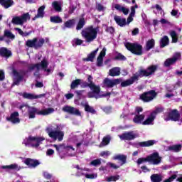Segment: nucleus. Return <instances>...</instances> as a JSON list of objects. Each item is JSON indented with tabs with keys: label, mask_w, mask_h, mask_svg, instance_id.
<instances>
[{
	"label": "nucleus",
	"mask_w": 182,
	"mask_h": 182,
	"mask_svg": "<svg viewBox=\"0 0 182 182\" xmlns=\"http://www.w3.org/2000/svg\"><path fill=\"white\" fill-rule=\"evenodd\" d=\"M97 52H99V48L89 53L87 58H82L83 62H94L95 58H96V55H97Z\"/></svg>",
	"instance_id": "24"
},
{
	"label": "nucleus",
	"mask_w": 182,
	"mask_h": 182,
	"mask_svg": "<svg viewBox=\"0 0 182 182\" xmlns=\"http://www.w3.org/2000/svg\"><path fill=\"white\" fill-rule=\"evenodd\" d=\"M114 59V60H122V61L127 60L126 56H124L123 54H122L120 53H118Z\"/></svg>",
	"instance_id": "49"
},
{
	"label": "nucleus",
	"mask_w": 182,
	"mask_h": 182,
	"mask_svg": "<svg viewBox=\"0 0 182 182\" xmlns=\"http://www.w3.org/2000/svg\"><path fill=\"white\" fill-rule=\"evenodd\" d=\"M52 6L55 12H62V5L59 1H55L52 3Z\"/></svg>",
	"instance_id": "40"
},
{
	"label": "nucleus",
	"mask_w": 182,
	"mask_h": 182,
	"mask_svg": "<svg viewBox=\"0 0 182 182\" xmlns=\"http://www.w3.org/2000/svg\"><path fill=\"white\" fill-rule=\"evenodd\" d=\"M75 10H76V6H71L69 7L68 14L70 15H72V14H73V12H75Z\"/></svg>",
	"instance_id": "60"
},
{
	"label": "nucleus",
	"mask_w": 182,
	"mask_h": 182,
	"mask_svg": "<svg viewBox=\"0 0 182 182\" xmlns=\"http://www.w3.org/2000/svg\"><path fill=\"white\" fill-rule=\"evenodd\" d=\"M163 110L164 109L162 107H156V109L151 113V114L156 116V114H158V113H161Z\"/></svg>",
	"instance_id": "54"
},
{
	"label": "nucleus",
	"mask_w": 182,
	"mask_h": 182,
	"mask_svg": "<svg viewBox=\"0 0 182 182\" xmlns=\"http://www.w3.org/2000/svg\"><path fill=\"white\" fill-rule=\"evenodd\" d=\"M112 138L110 137V136L107 135L106 136H104L102 142L100 144V147H105V146H107L108 144H109Z\"/></svg>",
	"instance_id": "37"
},
{
	"label": "nucleus",
	"mask_w": 182,
	"mask_h": 182,
	"mask_svg": "<svg viewBox=\"0 0 182 182\" xmlns=\"http://www.w3.org/2000/svg\"><path fill=\"white\" fill-rule=\"evenodd\" d=\"M155 97H157V92L154 90L144 92L139 95L140 100H142L144 103L151 102Z\"/></svg>",
	"instance_id": "10"
},
{
	"label": "nucleus",
	"mask_w": 182,
	"mask_h": 182,
	"mask_svg": "<svg viewBox=\"0 0 182 182\" xmlns=\"http://www.w3.org/2000/svg\"><path fill=\"white\" fill-rule=\"evenodd\" d=\"M85 25H86V21H85V18H80L76 26V31H80V29H83V26H85Z\"/></svg>",
	"instance_id": "41"
},
{
	"label": "nucleus",
	"mask_w": 182,
	"mask_h": 182,
	"mask_svg": "<svg viewBox=\"0 0 182 182\" xmlns=\"http://www.w3.org/2000/svg\"><path fill=\"white\" fill-rule=\"evenodd\" d=\"M180 112L177 109H173L168 112L166 119H165L166 122L171 120V122H178L180 120Z\"/></svg>",
	"instance_id": "12"
},
{
	"label": "nucleus",
	"mask_w": 182,
	"mask_h": 182,
	"mask_svg": "<svg viewBox=\"0 0 182 182\" xmlns=\"http://www.w3.org/2000/svg\"><path fill=\"white\" fill-rule=\"evenodd\" d=\"M5 38L9 39H15V35L8 29L4 30V36H0V42L5 41Z\"/></svg>",
	"instance_id": "25"
},
{
	"label": "nucleus",
	"mask_w": 182,
	"mask_h": 182,
	"mask_svg": "<svg viewBox=\"0 0 182 182\" xmlns=\"http://www.w3.org/2000/svg\"><path fill=\"white\" fill-rule=\"evenodd\" d=\"M103 112H105V113H106L107 114H109L110 113H112V110H113V108L110 106L108 107H105L102 109Z\"/></svg>",
	"instance_id": "53"
},
{
	"label": "nucleus",
	"mask_w": 182,
	"mask_h": 182,
	"mask_svg": "<svg viewBox=\"0 0 182 182\" xmlns=\"http://www.w3.org/2000/svg\"><path fill=\"white\" fill-rule=\"evenodd\" d=\"M170 44V39L168 38V36H164L159 42L160 48H166V46H168Z\"/></svg>",
	"instance_id": "30"
},
{
	"label": "nucleus",
	"mask_w": 182,
	"mask_h": 182,
	"mask_svg": "<svg viewBox=\"0 0 182 182\" xmlns=\"http://www.w3.org/2000/svg\"><path fill=\"white\" fill-rule=\"evenodd\" d=\"M0 56L1 58H5L6 59H9L12 56V51L7 49L6 47L0 48Z\"/></svg>",
	"instance_id": "22"
},
{
	"label": "nucleus",
	"mask_w": 182,
	"mask_h": 182,
	"mask_svg": "<svg viewBox=\"0 0 182 182\" xmlns=\"http://www.w3.org/2000/svg\"><path fill=\"white\" fill-rule=\"evenodd\" d=\"M97 31H99V27L94 28L93 26H90L82 31L81 35L85 39V42L90 43L97 38Z\"/></svg>",
	"instance_id": "5"
},
{
	"label": "nucleus",
	"mask_w": 182,
	"mask_h": 182,
	"mask_svg": "<svg viewBox=\"0 0 182 182\" xmlns=\"http://www.w3.org/2000/svg\"><path fill=\"white\" fill-rule=\"evenodd\" d=\"M75 24H76V19L75 18L69 19L68 21L64 23L63 29H66V28H68V29H72V28L75 27Z\"/></svg>",
	"instance_id": "29"
},
{
	"label": "nucleus",
	"mask_w": 182,
	"mask_h": 182,
	"mask_svg": "<svg viewBox=\"0 0 182 182\" xmlns=\"http://www.w3.org/2000/svg\"><path fill=\"white\" fill-rule=\"evenodd\" d=\"M20 18L23 23V22H26L28 19H31V15H29V13H26L23 14Z\"/></svg>",
	"instance_id": "51"
},
{
	"label": "nucleus",
	"mask_w": 182,
	"mask_h": 182,
	"mask_svg": "<svg viewBox=\"0 0 182 182\" xmlns=\"http://www.w3.org/2000/svg\"><path fill=\"white\" fill-rule=\"evenodd\" d=\"M81 83H82V80L80 79L74 80L70 84L71 90H74V89H77V87H79V85H81Z\"/></svg>",
	"instance_id": "38"
},
{
	"label": "nucleus",
	"mask_w": 182,
	"mask_h": 182,
	"mask_svg": "<svg viewBox=\"0 0 182 182\" xmlns=\"http://www.w3.org/2000/svg\"><path fill=\"white\" fill-rule=\"evenodd\" d=\"M11 23L14 25H23L22 19L21 18L20 16H14V17H13V18L11 20Z\"/></svg>",
	"instance_id": "45"
},
{
	"label": "nucleus",
	"mask_w": 182,
	"mask_h": 182,
	"mask_svg": "<svg viewBox=\"0 0 182 182\" xmlns=\"http://www.w3.org/2000/svg\"><path fill=\"white\" fill-rule=\"evenodd\" d=\"M45 6L39 7L37 11V15L32 18V21H36L38 18H43V16H45Z\"/></svg>",
	"instance_id": "26"
},
{
	"label": "nucleus",
	"mask_w": 182,
	"mask_h": 182,
	"mask_svg": "<svg viewBox=\"0 0 182 182\" xmlns=\"http://www.w3.org/2000/svg\"><path fill=\"white\" fill-rule=\"evenodd\" d=\"M100 164H102V161L99 159H95L90 163V166H94V167H97Z\"/></svg>",
	"instance_id": "50"
},
{
	"label": "nucleus",
	"mask_w": 182,
	"mask_h": 182,
	"mask_svg": "<svg viewBox=\"0 0 182 182\" xmlns=\"http://www.w3.org/2000/svg\"><path fill=\"white\" fill-rule=\"evenodd\" d=\"M43 140H45V138L42 136L35 137V136H29L26 141L25 142V144L26 146H28V144H31V141H36L35 144H32V147H39L41 144V141H43Z\"/></svg>",
	"instance_id": "13"
},
{
	"label": "nucleus",
	"mask_w": 182,
	"mask_h": 182,
	"mask_svg": "<svg viewBox=\"0 0 182 182\" xmlns=\"http://www.w3.org/2000/svg\"><path fill=\"white\" fill-rule=\"evenodd\" d=\"M48 66H49V62H48V60L46 58H44L41 63H38L36 64H31L28 66V70L30 72H32V70H35V69H36L33 75L34 76H36V77H39V72L41 71V69L44 72H47V76H48L52 72V70H50V68H48Z\"/></svg>",
	"instance_id": "3"
},
{
	"label": "nucleus",
	"mask_w": 182,
	"mask_h": 182,
	"mask_svg": "<svg viewBox=\"0 0 182 182\" xmlns=\"http://www.w3.org/2000/svg\"><path fill=\"white\" fill-rule=\"evenodd\" d=\"M170 35L172 38V43H177L178 42V36L176 31H171Z\"/></svg>",
	"instance_id": "47"
},
{
	"label": "nucleus",
	"mask_w": 182,
	"mask_h": 182,
	"mask_svg": "<svg viewBox=\"0 0 182 182\" xmlns=\"http://www.w3.org/2000/svg\"><path fill=\"white\" fill-rule=\"evenodd\" d=\"M83 107H84L85 111L87 112V113H92V114H96V110L95 109V108L89 105V104L87 103L85 104Z\"/></svg>",
	"instance_id": "43"
},
{
	"label": "nucleus",
	"mask_w": 182,
	"mask_h": 182,
	"mask_svg": "<svg viewBox=\"0 0 182 182\" xmlns=\"http://www.w3.org/2000/svg\"><path fill=\"white\" fill-rule=\"evenodd\" d=\"M3 170H18V164H14L7 166H1Z\"/></svg>",
	"instance_id": "46"
},
{
	"label": "nucleus",
	"mask_w": 182,
	"mask_h": 182,
	"mask_svg": "<svg viewBox=\"0 0 182 182\" xmlns=\"http://www.w3.org/2000/svg\"><path fill=\"white\" fill-rule=\"evenodd\" d=\"M12 73L14 76L12 86H19L21 82L23 81V78L26 75V71L23 70H20L18 71L16 69H13Z\"/></svg>",
	"instance_id": "8"
},
{
	"label": "nucleus",
	"mask_w": 182,
	"mask_h": 182,
	"mask_svg": "<svg viewBox=\"0 0 182 182\" xmlns=\"http://www.w3.org/2000/svg\"><path fill=\"white\" fill-rule=\"evenodd\" d=\"M53 154H55V151L53 149H49L47 150V151H46V155L47 156H52Z\"/></svg>",
	"instance_id": "64"
},
{
	"label": "nucleus",
	"mask_w": 182,
	"mask_h": 182,
	"mask_svg": "<svg viewBox=\"0 0 182 182\" xmlns=\"http://www.w3.org/2000/svg\"><path fill=\"white\" fill-rule=\"evenodd\" d=\"M119 178H120V176L117 175V176H109L107 178V181L110 182V181H117V180H119Z\"/></svg>",
	"instance_id": "52"
},
{
	"label": "nucleus",
	"mask_w": 182,
	"mask_h": 182,
	"mask_svg": "<svg viewBox=\"0 0 182 182\" xmlns=\"http://www.w3.org/2000/svg\"><path fill=\"white\" fill-rule=\"evenodd\" d=\"M104 9H105V7H103V5H102L100 4H97V10L99 12H102V11H103Z\"/></svg>",
	"instance_id": "63"
},
{
	"label": "nucleus",
	"mask_w": 182,
	"mask_h": 182,
	"mask_svg": "<svg viewBox=\"0 0 182 182\" xmlns=\"http://www.w3.org/2000/svg\"><path fill=\"white\" fill-rule=\"evenodd\" d=\"M23 107L28 108V114L29 119H35V117H36V114H38V116H48V114H51V113H53V112H55V109L53 108L50 107L41 111L35 107H30L26 105H20L18 107V109L23 112Z\"/></svg>",
	"instance_id": "2"
},
{
	"label": "nucleus",
	"mask_w": 182,
	"mask_h": 182,
	"mask_svg": "<svg viewBox=\"0 0 182 182\" xmlns=\"http://www.w3.org/2000/svg\"><path fill=\"white\" fill-rule=\"evenodd\" d=\"M24 163L30 168H35L36 167H38L39 164H41V162H39L37 159H32L31 158H27L24 161Z\"/></svg>",
	"instance_id": "19"
},
{
	"label": "nucleus",
	"mask_w": 182,
	"mask_h": 182,
	"mask_svg": "<svg viewBox=\"0 0 182 182\" xmlns=\"http://www.w3.org/2000/svg\"><path fill=\"white\" fill-rule=\"evenodd\" d=\"M63 111L69 114H73L74 116H81L80 111L73 107L67 105L63 107Z\"/></svg>",
	"instance_id": "15"
},
{
	"label": "nucleus",
	"mask_w": 182,
	"mask_h": 182,
	"mask_svg": "<svg viewBox=\"0 0 182 182\" xmlns=\"http://www.w3.org/2000/svg\"><path fill=\"white\" fill-rule=\"evenodd\" d=\"M114 19L117 24H118L119 26H121V28H123V26H126L127 25V21H126V18H122L119 16H114Z\"/></svg>",
	"instance_id": "27"
},
{
	"label": "nucleus",
	"mask_w": 182,
	"mask_h": 182,
	"mask_svg": "<svg viewBox=\"0 0 182 182\" xmlns=\"http://www.w3.org/2000/svg\"><path fill=\"white\" fill-rule=\"evenodd\" d=\"M106 56V48H103L102 51L100 53L98 58H101L103 59Z\"/></svg>",
	"instance_id": "57"
},
{
	"label": "nucleus",
	"mask_w": 182,
	"mask_h": 182,
	"mask_svg": "<svg viewBox=\"0 0 182 182\" xmlns=\"http://www.w3.org/2000/svg\"><path fill=\"white\" fill-rule=\"evenodd\" d=\"M163 181V178L160 174H152L151 176V182H161Z\"/></svg>",
	"instance_id": "42"
},
{
	"label": "nucleus",
	"mask_w": 182,
	"mask_h": 182,
	"mask_svg": "<svg viewBox=\"0 0 182 182\" xmlns=\"http://www.w3.org/2000/svg\"><path fill=\"white\" fill-rule=\"evenodd\" d=\"M181 57V55L180 53H176L172 58H167L165 60L164 66H166V68H170V66H171V65H174V63H176Z\"/></svg>",
	"instance_id": "14"
},
{
	"label": "nucleus",
	"mask_w": 182,
	"mask_h": 182,
	"mask_svg": "<svg viewBox=\"0 0 182 182\" xmlns=\"http://www.w3.org/2000/svg\"><path fill=\"white\" fill-rule=\"evenodd\" d=\"M102 83L104 85V87H107V89H112V87H114V86L120 85V83H122V78L110 80L107 77L103 80Z\"/></svg>",
	"instance_id": "11"
},
{
	"label": "nucleus",
	"mask_w": 182,
	"mask_h": 182,
	"mask_svg": "<svg viewBox=\"0 0 182 182\" xmlns=\"http://www.w3.org/2000/svg\"><path fill=\"white\" fill-rule=\"evenodd\" d=\"M45 44V38H40L38 39V38H33L32 40L28 39L26 42V46H27L28 48H33L36 50H38V49H41L43 48V45Z\"/></svg>",
	"instance_id": "9"
},
{
	"label": "nucleus",
	"mask_w": 182,
	"mask_h": 182,
	"mask_svg": "<svg viewBox=\"0 0 182 182\" xmlns=\"http://www.w3.org/2000/svg\"><path fill=\"white\" fill-rule=\"evenodd\" d=\"M53 147H55V149H56V151L59 154H61V153H63V151H65V150H66L68 149V146H66V145H65V144H53Z\"/></svg>",
	"instance_id": "31"
},
{
	"label": "nucleus",
	"mask_w": 182,
	"mask_h": 182,
	"mask_svg": "<svg viewBox=\"0 0 182 182\" xmlns=\"http://www.w3.org/2000/svg\"><path fill=\"white\" fill-rule=\"evenodd\" d=\"M155 46H156V41H154V39L151 38L146 42L145 46V50L146 52H149V50H151V49H153V48H154Z\"/></svg>",
	"instance_id": "32"
},
{
	"label": "nucleus",
	"mask_w": 182,
	"mask_h": 182,
	"mask_svg": "<svg viewBox=\"0 0 182 182\" xmlns=\"http://www.w3.org/2000/svg\"><path fill=\"white\" fill-rule=\"evenodd\" d=\"M176 178H177V175L173 174L169 178L164 180V182H171L173 181V180H176Z\"/></svg>",
	"instance_id": "58"
},
{
	"label": "nucleus",
	"mask_w": 182,
	"mask_h": 182,
	"mask_svg": "<svg viewBox=\"0 0 182 182\" xmlns=\"http://www.w3.org/2000/svg\"><path fill=\"white\" fill-rule=\"evenodd\" d=\"M156 143H157V141L153 139L142 142H136L134 144V147H136V149H139V147H150L151 146H154Z\"/></svg>",
	"instance_id": "16"
},
{
	"label": "nucleus",
	"mask_w": 182,
	"mask_h": 182,
	"mask_svg": "<svg viewBox=\"0 0 182 182\" xmlns=\"http://www.w3.org/2000/svg\"><path fill=\"white\" fill-rule=\"evenodd\" d=\"M145 115L144 114H136L133 118L134 123L136 124H141V122L144 120Z\"/></svg>",
	"instance_id": "33"
},
{
	"label": "nucleus",
	"mask_w": 182,
	"mask_h": 182,
	"mask_svg": "<svg viewBox=\"0 0 182 182\" xmlns=\"http://www.w3.org/2000/svg\"><path fill=\"white\" fill-rule=\"evenodd\" d=\"M114 160H118L119 166H124L127 162V156L124 154H117L113 157Z\"/></svg>",
	"instance_id": "23"
},
{
	"label": "nucleus",
	"mask_w": 182,
	"mask_h": 182,
	"mask_svg": "<svg viewBox=\"0 0 182 182\" xmlns=\"http://www.w3.org/2000/svg\"><path fill=\"white\" fill-rule=\"evenodd\" d=\"M23 99H28V100H33L35 99H41V97H45L46 94H41L39 95H35L32 93L23 92L22 94Z\"/></svg>",
	"instance_id": "21"
},
{
	"label": "nucleus",
	"mask_w": 182,
	"mask_h": 182,
	"mask_svg": "<svg viewBox=\"0 0 182 182\" xmlns=\"http://www.w3.org/2000/svg\"><path fill=\"white\" fill-rule=\"evenodd\" d=\"M43 177L46 178L47 180H50L52 178V175L48 172H45L43 173Z\"/></svg>",
	"instance_id": "62"
},
{
	"label": "nucleus",
	"mask_w": 182,
	"mask_h": 182,
	"mask_svg": "<svg viewBox=\"0 0 182 182\" xmlns=\"http://www.w3.org/2000/svg\"><path fill=\"white\" fill-rule=\"evenodd\" d=\"M101 157H105V156H110V151H104L100 153Z\"/></svg>",
	"instance_id": "61"
},
{
	"label": "nucleus",
	"mask_w": 182,
	"mask_h": 182,
	"mask_svg": "<svg viewBox=\"0 0 182 182\" xmlns=\"http://www.w3.org/2000/svg\"><path fill=\"white\" fill-rule=\"evenodd\" d=\"M158 66L156 65H152L147 67L146 69H140L136 73L132 75V76L125 81H121V87H127V86H131L134 82H139L140 77H149L151 75H154L157 70Z\"/></svg>",
	"instance_id": "1"
},
{
	"label": "nucleus",
	"mask_w": 182,
	"mask_h": 182,
	"mask_svg": "<svg viewBox=\"0 0 182 182\" xmlns=\"http://www.w3.org/2000/svg\"><path fill=\"white\" fill-rule=\"evenodd\" d=\"M124 46L133 55H136V56H141L143 55V46L141 44L127 42L124 44Z\"/></svg>",
	"instance_id": "7"
},
{
	"label": "nucleus",
	"mask_w": 182,
	"mask_h": 182,
	"mask_svg": "<svg viewBox=\"0 0 182 182\" xmlns=\"http://www.w3.org/2000/svg\"><path fill=\"white\" fill-rule=\"evenodd\" d=\"M97 66L98 68H100V67L103 66V58H102L100 57H97Z\"/></svg>",
	"instance_id": "55"
},
{
	"label": "nucleus",
	"mask_w": 182,
	"mask_h": 182,
	"mask_svg": "<svg viewBox=\"0 0 182 182\" xmlns=\"http://www.w3.org/2000/svg\"><path fill=\"white\" fill-rule=\"evenodd\" d=\"M181 144L172 145L168 147V150L174 153H179V151H181Z\"/></svg>",
	"instance_id": "34"
},
{
	"label": "nucleus",
	"mask_w": 182,
	"mask_h": 182,
	"mask_svg": "<svg viewBox=\"0 0 182 182\" xmlns=\"http://www.w3.org/2000/svg\"><path fill=\"white\" fill-rule=\"evenodd\" d=\"M87 82L90 85H91L92 87H95L97 89V87H100V85H96L95 82H93V77L90 75H87Z\"/></svg>",
	"instance_id": "48"
},
{
	"label": "nucleus",
	"mask_w": 182,
	"mask_h": 182,
	"mask_svg": "<svg viewBox=\"0 0 182 182\" xmlns=\"http://www.w3.org/2000/svg\"><path fill=\"white\" fill-rule=\"evenodd\" d=\"M114 8L117 11L122 12L124 15H129V9L122 6L120 4H115Z\"/></svg>",
	"instance_id": "36"
},
{
	"label": "nucleus",
	"mask_w": 182,
	"mask_h": 182,
	"mask_svg": "<svg viewBox=\"0 0 182 182\" xmlns=\"http://www.w3.org/2000/svg\"><path fill=\"white\" fill-rule=\"evenodd\" d=\"M92 91L89 92L87 93V97L89 99H93L95 97V99H99V97H102V96H96L95 95H100V87H97V89L95 87L90 88Z\"/></svg>",
	"instance_id": "18"
},
{
	"label": "nucleus",
	"mask_w": 182,
	"mask_h": 182,
	"mask_svg": "<svg viewBox=\"0 0 182 182\" xmlns=\"http://www.w3.org/2000/svg\"><path fill=\"white\" fill-rule=\"evenodd\" d=\"M50 21L52 23H62L63 22V20L59 16H51Z\"/></svg>",
	"instance_id": "44"
},
{
	"label": "nucleus",
	"mask_w": 182,
	"mask_h": 182,
	"mask_svg": "<svg viewBox=\"0 0 182 182\" xmlns=\"http://www.w3.org/2000/svg\"><path fill=\"white\" fill-rule=\"evenodd\" d=\"M119 139L121 140H134L136 139V134L134 133L133 131L124 132L122 134L119 135Z\"/></svg>",
	"instance_id": "20"
},
{
	"label": "nucleus",
	"mask_w": 182,
	"mask_h": 182,
	"mask_svg": "<svg viewBox=\"0 0 182 182\" xmlns=\"http://www.w3.org/2000/svg\"><path fill=\"white\" fill-rule=\"evenodd\" d=\"M106 32H107L108 33L113 34L114 33V28H113L112 26L107 27Z\"/></svg>",
	"instance_id": "59"
},
{
	"label": "nucleus",
	"mask_w": 182,
	"mask_h": 182,
	"mask_svg": "<svg viewBox=\"0 0 182 182\" xmlns=\"http://www.w3.org/2000/svg\"><path fill=\"white\" fill-rule=\"evenodd\" d=\"M0 4L5 9H8V8H11V6L15 5L14 0H0Z\"/></svg>",
	"instance_id": "28"
},
{
	"label": "nucleus",
	"mask_w": 182,
	"mask_h": 182,
	"mask_svg": "<svg viewBox=\"0 0 182 182\" xmlns=\"http://www.w3.org/2000/svg\"><path fill=\"white\" fill-rule=\"evenodd\" d=\"M156 119V116H154L153 114H151L149 117L142 122V124L144 126H147L149 124H151L153 122H154V119Z\"/></svg>",
	"instance_id": "39"
},
{
	"label": "nucleus",
	"mask_w": 182,
	"mask_h": 182,
	"mask_svg": "<svg viewBox=\"0 0 182 182\" xmlns=\"http://www.w3.org/2000/svg\"><path fill=\"white\" fill-rule=\"evenodd\" d=\"M46 132L50 139H52L54 141H62L65 137V132L60 130V127L56 125L55 129L52 125H49L46 128Z\"/></svg>",
	"instance_id": "4"
},
{
	"label": "nucleus",
	"mask_w": 182,
	"mask_h": 182,
	"mask_svg": "<svg viewBox=\"0 0 182 182\" xmlns=\"http://www.w3.org/2000/svg\"><path fill=\"white\" fill-rule=\"evenodd\" d=\"M81 87H82L83 89L86 88V87H90V89H92L93 87L91 86V84H90L87 82H83L82 83Z\"/></svg>",
	"instance_id": "56"
},
{
	"label": "nucleus",
	"mask_w": 182,
	"mask_h": 182,
	"mask_svg": "<svg viewBox=\"0 0 182 182\" xmlns=\"http://www.w3.org/2000/svg\"><path fill=\"white\" fill-rule=\"evenodd\" d=\"M109 76H120V68L115 67L109 70Z\"/></svg>",
	"instance_id": "35"
},
{
	"label": "nucleus",
	"mask_w": 182,
	"mask_h": 182,
	"mask_svg": "<svg viewBox=\"0 0 182 182\" xmlns=\"http://www.w3.org/2000/svg\"><path fill=\"white\" fill-rule=\"evenodd\" d=\"M8 122H11L13 124H16V123H21V119H19V112H12L9 117L6 118Z\"/></svg>",
	"instance_id": "17"
},
{
	"label": "nucleus",
	"mask_w": 182,
	"mask_h": 182,
	"mask_svg": "<svg viewBox=\"0 0 182 182\" xmlns=\"http://www.w3.org/2000/svg\"><path fill=\"white\" fill-rule=\"evenodd\" d=\"M149 161L152 163L154 166H157L161 163V157L159 152H154L152 154L146 156V158H139L136 161L137 164L140 165L143 163Z\"/></svg>",
	"instance_id": "6"
}]
</instances>
